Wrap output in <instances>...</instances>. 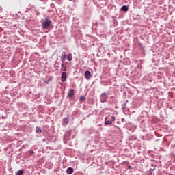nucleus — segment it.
<instances>
[{
    "label": "nucleus",
    "instance_id": "nucleus-1",
    "mask_svg": "<svg viewBox=\"0 0 175 175\" xmlns=\"http://www.w3.org/2000/svg\"><path fill=\"white\" fill-rule=\"evenodd\" d=\"M52 22L49 17L46 18L44 21L42 23V27L43 29H49L51 26Z\"/></svg>",
    "mask_w": 175,
    "mask_h": 175
},
{
    "label": "nucleus",
    "instance_id": "nucleus-2",
    "mask_svg": "<svg viewBox=\"0 0 175 175\" xmlns=\"http://www.w3.org/2000/svg\"><path fill=\"white\" fill-rule=\"evenodd\" d=\"M107 98H109V94L106 92H103L100 95V102L101 103H105V102H107Z\"/></svg>",
    "mask_w": 175,
    "mask_h": 175
},
{
    "label": "nucleus",
    "instance_id": "nucleus-3",
    "mask_svg": "<svg viewBox=\"0 0 175 175\" xmlns=\"http://www.w3.org/2000/svg\"><path fill=\"white\" fill-rule=\"evenodd\" d=\"M75 95V90L70 89L68 94V98L70 99V98H72V96Z\"/></svg>",
    "mask_w": 175,
    "mask_h": 175
},
{
    "label": "nucleus",
    "instance_id": "nucleus-4",
    "mask_svg": "<svg viewBox=\"0 0 175 175\" xmlns=\"http://www.w3.org/2000/svg\"><path fill=\"white\" fill-rule=\"evenodd\" d=\"M85 79H87V80L91 79V72H90L89 70L85 71Z\"/></svg>",
    "mask_w": 175,
    "mask_h": 175
},
{
    "label": "nucleus",
    "instance_id": "nucleus-5",
    "mask_svg": "<svg viewBox=\"0 0 175 175\" xmlns=\"http://www.w3.org/2000/svg\"><path fill=\"white\" fill-rule=\"evenodd\" d=\"M61 80L62 83H65V81H66V72L62 73Z\"/></svg>",
    "mask_w": 175,
    "mask_h": 175
},
{
    "label": "nucleus",
    "instance_id": "nucleus-6",
    "mask_svg": "<svg viewBox=\"0 0 175 175\" xmlns=\"http://www.w3.org/2000/svg\"><path fill=\"white\" fill-rule=\"evenodd\" d=\"M62 124H65V125H68V124H69V115L63 119Z\"/></svg>",
    "mask_w": 175,
    "mask_h": 175
},
{
    "label": "nucleus",
    "instance_id": "nucleus-7",
    "mask_svg": "<svg viewBox=\"0 0 175 175\" xmlns=\"http://www.w3.org/2000/svg\"><path fill=\"white\" fill-rule=\"evenodd\" d=\"M113 124V122H111L109 118H105V125H111Z\"/></svg>",
    "mask_w": 175,
    "mask_h": 175
},
{
    "label": "nucleus",
    "instance_id": "nucleus-8",
    "mask_svg": "<svg viewBox=\"0 0 175 175\" xmlns=\"http://www.w3.org/2000/svg\"><path fill=\"white\" fill-rule=\"evenodd\" d=\"M66 59V53L65 52H62V55L61 56V62L62 63L65 62Z\"/></svg>",
    "mask_w": 175,
    "mask_h": 175
},
{
    "label": "nucleus",
    "instance_id": "nucleus-9",
    "mask_svg": "<svg viewBox=\"0 0 175 175\" xmlns=\"http://www.w3.org/2000/svg\"><path fill=\"white\" fill-rule=\"evenodd\" d=\"M73 172H75V170H73L72 167H68L66 170L67 174H73Z\"/></svg>",
    "mask_w": 175,
    "mask_h": 175
},
{
    "label": "nucleus",
    "instance_id": "nucleus-10",
    "mask_svg": "<svg viewBox=\"0 0 175 175\" xmlns=\"http://www.w3.org/2000/svg\"><path fill=\"white\" fill-rule=\"evenodd\" d=\"M121 10H122V12H128V10H129V8H128V6L126 5H123Z\"/></svg>",
    "mask_w": 175,
    "mask_h": 175
},
{
    "label": "nucleus",
    "instance_id": "nucleus-11",
    "mask_svg": "<svg viewBox=\"0 0 175 175\" xmlns=\"http://www.w3.org/2000/svg\"><path fill=\"white\" fill-rule=\"evenodd\" d=\"M67 59L68 61H72V59H73V55H72V53H69L67 55Z\"/></svg>",
    "mask_w": 175,
    "mask_h": 175
},
{
    "label": "nucleus",
    "instance_id": "nucleus-12",
    "mask_svg": "<svg viewBox=\"0 0 175 175\" xmlns=\"http://www.w3.org/2000/svg\"><path fill=\"white\" fill-rule=\"evenodd\" d=\"M24 174V170H20L16 172V175H23Z\"/></svg>",
    "mask_w": 175,
    "mask_h": 175
},
{
    "label": "nucleus",
    "instance_id": "nucleus-13",
    "mask_svg": "<svg viewBox=\"0 0 175 175\" xmlns=\"http://www.w3.org/2000/svg\"><path fill=\"white\" fill-rule=\"evenodd\" d=\"M108 120H110L111 122H113V121H116V118H114V116H109L108 117Z\"/></svg>",
    "mask_w": 175,
    "mask_h": 175
},
{
    "label": "nucleus",
    "instance_id": "nucleus-14",
    "mask_svg": "<svg viewBox=\"0 0 175 175\" xmlns=\"http://www.w3.org/2000/svg\"><path fill=\"white\" fill-rule=\"evenodd\" d=\"M42 132V129H40V127H36V133L38 134H40V133Z\"/></svg>",
    "mask_w": 175,
    "mask_h": 175
},
{
    "label": "nucleus",
    "instance_id": "nucleus-15",
    "mask_svg": "<svg viewBox=\"0 0 175 175\" xmlns=\"http://www.w3.org/2000/svg\"><path fill=\"white\" fill-rule=\"evenodd\" d=\"M80 102H84L85 100V97L84 96H81L79 98Z\"/></svg>",
    "mask_w": 175,
    "mask_h": 175
},
{
    "label": "nucleus",
    "instance_id": "nucleus-16",
    "mask_svg": "<svg viewBox=\"0 0 175 175\" xmlns=\"http://www.w3.org/2000/svg\"><path fill=\"white\" fill-rule=\"evenodd\" d=\"M126 107V103H124L122 105V110H125Z\"/></svg>",
    "mask_w": 175,
    "mask_h": 175
},
{
    "label": "nucleus",
    "instance_id": "nucleus-17",
    "mask_svg": "<svg viewBox=\"0 0 175 175\" xmlns=\"http://www.w3.org/2000/svg\"><path fill=\"white\" fill-rule=\"evenodd\" d=\"M44 83H45V84H49V83H50V79L44 80Z\"/></svg>",
    "mask_w": 175,
    "mask_h": 175
},
{
    "label": "nucleus",
    "instance_id": "nucleus-18",
    "mask_svg": "<svg viewBox=\"0 0 175 175\" xmlns=\"http://www.w3.org/2000/svg\"><path fill=\"white\" fill-rule=\"evenodd\" d=\"M63 72H66V66L64 67Z\"/></svg>",
    "mask_w": 175,
    "mask_h": 175
},
{
    "label": "nucleus",
    "instance_id": "nucleus-19",
    "mask_svg": "<svg viewBox=\"0 0 175 175\" xmlns=\"http://www.w3.org/2000/svg\"><path fill=\"white\" fill-rule=\"evenodd\" d=\"M67 133H68V135L70 136V135H72V132L70 131H68V132H67Z\"/></svg>",
    "mask_w": 175,
    "mask_h": 175
},
{
    "label": "nucleus",
    "instance_id": "nucleus-20",
    "mask_svg": "<svg viewBox=\"0 0 175 175\" xmlns=\"http://www.w3.org/2000/svg\"><path fill=\"white\" fill-rule=\"evenodd\" d=\"M61 66H62V68H65V64L64 63H62Z\"/></svg>",
    "mask_w": 175,
    "mask_h": 175
},
{
    "label": "nucleus",
    "instance_id": "nucleus-21",
    "mask_svg": "<svg viewBox=\"0 0 175 175\" xmlns=\"http://www.w3.org/2000/svg\"><path fill=\"white\" fill-rule=\"evenodd\" d=\"M121 121H122V122H125V118H122Z\"/></svg>",
    "mask_w": 175,
    "mask_h": 175
},
{
    "label": "nucleus",
    "instance_id": "nucleus-22",
    "mask_svg": "<svg viewBox=\"0 0 175 175\" xmlns=\"http://www.w3.org/2000/svg\"><path fill=\"white\" fill-rule=\"evenodd\" d=\"M29 154H31V155H32V154H33V150H30Z\"/></svg>",
    "mask_w": 175,
    "mask_h": 175
},
{
    "label": "nucleus",
    "instance_id": "nucleus-23",
    "mask_svg": "<svg viewBox=\"0 0 175 175\" xmlns=\"http://www.w3.org/2000/svg\"><path fill=\"white\" fill-rule=\"evenodd\" d=\"M127 167H128V169H132V166H131V165H129Z\"/></svg>",
    "mask_w": 175,
    "mask_h": 175
},
{
    "label": "nucleus",
    "instance_id": "nucleus-24",
    "mask_svg": "<svg viewBox=\"0 0 175 175\" xmlns=\"http://www.w3.org/2000/svg\"><path fill=\"white\" fill-rule=\"evenodd\" d=\"M153 170H155V169H150V172H153Z\"/></svg>",
    "mask_w": 175,
    "mask_h": 175
},
{
    "label": "nucleus",
    "instance_id": "nucleus-25",
    "mask_svg": "<svg viewBox=\"0 0 175 175\" xmlns=\"http://www.w3.org/2000/svg\"><path fill=\"white\" fill-rule=\"evenodd\" d=\"M152 81V80L150 79L149 80V83H151Z\"/></svg>",
    "mask_w": 175,
    "mask_h": 175
},
{
    "label": "nucleus",
    "instance_id": "nucleus-26",
    "mask_svg": "<svg viewBox=\"0 0 175 175\" xmlns=\"http://www.w3.org/2000/svg\"><path fill=\"white\" fill-rule=\"evenodd\" d=\"M150 174H152V172H150Z\"/></svg>",
    "mask_w": 175,
    "mask_h": 175
},
{
    "label": "nucleus",
    "instance_id": "nucleus-27",
    "mask_svg": "<svg viewBox=\"0 0 175 175\" xmlns=\"http://www.w3.org/2000/svg\"><path fill=\"white\" fill-rule=\"evenodd\" d=\"M3 118H5L3 116L2 117V119L3 120Z\"/></svg>",
    "mask_w": 175,
    "mask_h": 175
},
{
    "label": "nucleus",
    "instance_id": "nucleus-28",
    "mask_svg": "<svg viewBox=\"0 0 175 175\" xmlns=\"http://www.w3.org/2000/svg\"><path fill=\"white\" fill-rule=\"evenodd\" d=\"M126 102H128V100H126Z\"/></svg>",
    "mask_w": 175,
    "mask_h": 175
}]
</instances>
